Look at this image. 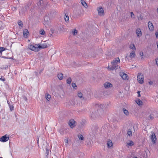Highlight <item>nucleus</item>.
I'll list each match as a JSON object with an SVG mask.
<instances>
[{
  "instance_id": "a211bd4d",
  "label": "nucleus",
  "mask_w": 158,
  "mask_h": 158,
  "mask_svg": "<svg viewBox=\"0 0 158 158\" xmlns=\"http://www.w3.org/2000/svg\"><path fill=\"white\" fill-rule=\"evenodd\" d=\"M57 77L60 80H61L63 77V76L62 73H59L57 75Z\"/></svg>"
},
{
  "instance_id": "49530a36",
  "label": "nucleus",
  "mask_w": 158,
  "mask_h": 158,
  "mask_svg": "<svg viewBox=\"0 0 158 158\" xmlns=\"http://www.w3.org/2000/svg\"><path fill=\"white\" fill-rule=\"evenodd\" d=\"M150 85H152L153 84V82L152 81H150L149 82Z\"/></svg>"
},
{
  "instance_id": "13d9d810",
  "label": "nucleus",
  "mask_w": 158,
  "mask_h": 158,
  "mask_svg": "<svg viewBox=\"0 0 158 158\" xmlns=\"http://www.w3.org/2000/svg\"><path fill=\"white\" fill-rule=\"evenodd\" d=\"M8 105H9H9H10V103H8Z\"/></svg>"
},
{
  "instance_id": "cd10ccee",
  "label": "nucleus",
  "mask_w": 158,
  "mask_h": 158,
  "mask_svg": "<svg viewBox=\"0 0 158 158\" xmlns=\"http://www.w3.org/2000/svg\"><path fill=\"white\" fill-rule=\"evenodd\" d=\"M78 96L80 98H82L83 94L80 92H78L77 94Z\"/></svg>"
},
{
  "instance_id": "ddd939ff",
  "label": "nucleus",
  "mask_w": 158,
  "mask_h": 158,
  "mask_svg": "<svg viewBox=\"0 0 158 158\" xmlns=\"http://www.w3.org/2000/svg\"><path fill=\"white\" fill-rule=\"evenodd\" d=\"M107 147L108 148H109L111 147H112L113 145V143H112V141L110 140L109 139L107 142Z\"/></svg>"
},
{
  "instance_id": "72a5a7b5",
  "label": "nucleus",
  "mask_w": 158,
  "mask_h": 158,
  "mask_svg": "<svg viewBox=\"0 0 158 158\" xmlns=\"http://www.w3.org/2000/svg\"><path fill=\"white\" fill-rule=\"evenodd\" d=\"M5 48L3 47H0V53H2V51L5 50Z\"/></svg>"
},
{
  "instance_id": "c85d7f7f",
  "label": "nucleus",
  "mask_w": 158,
  "mask_h": 158,
  "mask_svg": "<svg viewBox=\"0 0 158 158\" xmlns=\"http://www.w3.org/2000/svg\"><path fill=\"white\" fill-rule=\"evenodd\" d=\"M18 24L19 26L22 27L23 26V24L22 22L20 20L18 22Z\"/></svg>"
},
{
  "instance_id": "a878e982",
  "label": "nucleus",
  "mask_w": 158,
  "mask_h": 158,
  "mask_svg": "<svg viewBox=\"0 0 158 158\" xmlns=\"http://www.w3.org/2000/svg\"><path fill=\"white\" fill-rule=\"evenodd\" d=\"M72 80L70 77H69L67 80V83L69 84H70Z\"/></svg>"
},
{
  "instance_id": "f8f14e48",
  "label": "nucleus",
  "mask_w": 158,
  "mask_h": 158,
  "mask_svg": "<svg viewBox=\"0 0 158 158\" xmlns=\"http://www.w3.org/2000/svg\"><path fill=\"white\" fill-rule=\"evenodd\" d=\"M104 85L105 88L110 87L112 86V85L109 82H106L104 84Z\"/></svg>"
},
{
  "instance_id": "c756f323",
  "label": "nucleus",
  "mask_w": 158,
  "mask_h": 158,
  "mask_svg": "<svg viewBox=\"0 0 158 158\" xmlns=\"http://www.w3.org/2000/svg\"><path fill=\"white\" fill-rule=\"evenodd\" d=\"M61 135H63L64 133V129L63 128H61L59 131Z\"/></svg>"
},
{
  "instance_id": "412c9836",
  "label": "nucleus",
  "mask_w": 158,
  "mask_h": 158,
  "mask_svg": "<svg viewBox=\"0 0 158 158\" xmlns=\"http://www.w3.org/2000/svg\"><path fill=\"white\" fill-rule=\"evenodd\" d=\"M123 110L124 114L126 115H128L129 114V113L128 112V110H126L125 109L123 108Z\"/></svg>"
},
{
  "instance_id": "6ab92c4d",
  "label": "nucleus",
  "mask_w": 158,
  "mask_h": 158,
  "mask_svg": "<svg viewBox=\"0 0 158 158\" xmlns=\"http://www.w3.org/2000/svg\"><path fill=\"white\" fill-rule=\"evenodd\" d=\"M136 103L139 106L142 105L143 104L142 102L139 99H138L135 101Z\"/></svg>"
},
{
  "instance_id": "f257e3e1",
  "label": "nucleus",
  "mask_w": 158,
  "mask_h": 158,
  "mask_svg": "<svg viewBox=\"0 0 158 158\" xmlns=\"http://www.w3.org/2000/svg\"><path fill=\"white\" fill-rule=\"evenodd\" d=\"M120 60L119 58L117 57L114 59L113 61L111 62V67L110 69H121L118 64H119Z\"/></svg>"
},
{
  "instance_id": "9d476101",
  "label": "nucleus",
  "mask_w": 158,
  "mask_h": 158,
  "mask_svg": "<svg viewBox=\"0 0 158 158\" xmlns=\"http://www.w3.org/2000/svg\"><path fill=\"white\" fill-rule=\"evenodd\" d=\"M136 33L138 37H140L142 35V32L140 28H138L136 30Z\"/></svg>"
},
{
  "instance_id": "5701e85b",
  "label": "nucleus",
  "mask_w": 158,
  "mask_h": 158,
  "mask_svg": "<svg viewBox=\"0 0 158 158\" xmlns=\"http://www.w3.org/2000/svg\"><path fill=\"white\" fill-rule=\"evenodd\" d=\"M78 137L80 139H81L82 140H84V138L82 135L79 134L78 135Z\"/></svg>"
},
{
  "instance_id": "dca6fc26",
  "label": "nucleus",
  "mask_w": 158,
  "mask_h": 158,
  "mask_svg": "<svg viewBox=\"0 0 158 158\" xmlns=\"http://www.w3.org/2000/svg\"><path fill=\"white\" fill-rule=\"evenodd\" d=\"M81 2L82 5L85 8H87L88 7L87 5L86 2L84 1L81 0Z\"/></svg>"
},
{
  "instance_id": "680f3d73",
  "label": "nucleus",
  "mask_w": 158,
  "mask_h": 158,
  "mask_svg": "<svg viewBox=\"0 0 158 158\" xmlns=\"http://www.w3.org/2000/svg\"><path fill=\"white\" fill-rule=\"evenodd\" d=\"M25 100H26V101L27 100V98H26V99H25Z\"/></svg>"
},
{
  "instance_id": "ea45409f",
  "label": "nucleus",
  "mask_w": 158,
  "mask_h": 158,
  "mask_svg": "<svg viewBox=\"0 0 158 158\" xmlns=\"http://www.w3.org/2000/svg\"><path fill=\"white\" fill-rule=\"evenodd\" d=\"M137 93L138 94V97H139L140 96V91H138L137 92Z\"/></svg>"
},
{
  "instance_id": "aec40b11",
  "label": "nucleus",
  "mask_w": 158,
  "mask_h": 158,
  "mask_svg": "<svg viewBox=\"0 0 158 158\" xmlns=\"http://www.w3.org/2000/svg\"><path fill=\"white\" fill-rule=\"evenodd\" d=\"M135 53L134 51H132L131 52L130 54V56L131 58H133L135 57Z\"/></svg>"
},
{
  "instance_id": "79ce46f5",
  "label": "nucleus",
  "mask_w": 158,
  "mask_h": 158,
  "mask_svg": "<svg viewBox=\"0 0 158 158\" xmlns=\"http://www.w3.org/2000/svg\"><path fill=\"white\" fill-rule=\"evenodd\" d=\"M16 9V7H12V10L13 11L15 10Z\"/></svg>"
},
{
  "instance_id": "f3484780",
  "label": "nucleus",
  "mask_w": 158,
  "mask_h": 158,
  "mask_svg": "<svg viewBox=\"0 0 158 158\" xmlns=\"http://www.w3.org/2000/svg\"><path fill=\"white\" fill-rule=\"evenodd\" d=\"M45 98L48 101L51 98V96L49 94H48V93H46L45 94Z\"/></svg>"
},
{
  "instance_id": "393cba45",
  "label": "nucleus",
  "mask_w": 158,
  "mask_h": 158,
  "mask_svg": "<svg viewBox=\"0 0 158 158\" xmlns=\"http://www.w3.org/2000/svg\"><path fill=\"white\" fill-rule=\"evenodd\" d=\"M130 48L131 49H135V50L136 48L135 45L133 44H131L130 46Z\"/></svg>"
},
{
  "instance_id": "4c0bfd02",
  "label": "nucleus",
  "mask_w": 158,
  "mask_h": 158,
  "mask_svg": "<svg viewBox=\"0 0 158 158\" xmlns=\"http://www.w3.org/2000/svg\"><path fill=\"white\" fill-rule=\"evenodd\" d=\"M0 80H2L3 81H5V78L4 77H2L1 78H0Z\"/></svg>"
},
{
  "instance_id": "58836bf2",
  "label": "nucleus",
  "mask_w": 158,
  "mask_h": 158,
  "mask_svg": "<svg viewBox=\"0 0 158 158\" xmlns=\"http://www.w3.org/2000/svg\"><path fill=\"white\" fill-rule=\"evenodd\" d=\"M91 118H92L93 119H94L95 117V115H94V114L93 113L91 114Z\"/></svg>"
},
{
  "instance_id": "c03bdc74",
  "label": "nucleus",
  "mask_w": 158,
  "mask_h": 158,
  "mask_svg": "<svg viewBox=\"0 0 158 158\" xmlns=\"http://www.w3.org/2000/svg\"><path fill=\"white\" fill-rule=\"evenodd\" d=\"M46 153L47 155H48L49 154V151L48 149L47 148H46Z\"/></svg>"
},
{
  "instance_id": "b1692460",
  "label": "nucleus",
  "mask_w": 158,
  "mask_h": 158,
  "mask_svg": "<svg viewBox=\"0 0 158 158\" xmlns=\"http://www.w3.org/2000/svg\"><path fill=\"white\" fill-rule=\"evenodd\" d=\"M54 33V30L53 29H51L50 31L49 34L50 35H49V36L51 37V36H52V34H53Z\"/></svg>"
},
{
  "instance_id": "a19ab883",
  "label": "nucleus",
  "mask_w": 158,
  "mask_h": 158,
  "mask_svg": "<svg viewBox=\"0 0 158 158\" xmlns=\"http://www.w3.org/2000/svg\"><path fill=\"white\" fill-rule=\"evenodd\" d=\"M156 62L157 65L158 66V58L156 59Z\"/></svg>"
},
{
  "instance_id": "6e6552de",
  "label": "nucleus",
  "mask_w": 158,
  "mask_h": 158,
  "mask_svg": "<svg viewBox=\"0 0 158 158\" xmlns=\"http://www.w3.org/2000/svg\"><path fill=\"white\" fill-rule=\"evenodd\" d=\"M120 75L123 80L127 79V77H128V75L125 73L124 72H120Z\"/></svg>"
},
{
  "instance_id": "69168bd1",
  "label": "nucleus",
  "mask_w": 158,
  "mask_h": 158,
  "mask_svg": "<svg viewBox=\"0 0 158 158\" xmlns=\"http://www.w3.org/2000/svg\"><path fill=\"white\" fill-rule=\"evenodd\" d=\"M52 1H53V0H52Z\"/></svg>"
},
{
  "instance_id": "423d86ee",
  "label": "nucleus",
  "mask_w": 158,
  "mask_h": 158,
  "mask_svg": "<svg viewBox=\"0 0 158 158\" xmlns=\"http://www.w3.org/2000/svg\"><path fill=\"white\" fill-rule=\"evenodd\" d=\"M152 134L151 135V139L152 140L153 143H156V138L155 135V134L154 132H152Z\"/></svg>"
},
{
  "instance_id": "473e14b6",
  "label": "nucleus",
  "mask_w": 158,
  "mask_h": 158,
  "mask_svg": "<svg viewBox=\"0 0 158 158\" xmlns=\"http://www.w3.org/2000/svg\"><path fill=\"white\" fill-rule=\"evenodd\" d=\"M72 87L74 88L75 89H76V88L77 87V86L76 85V83H72Z\"/></svg>"
},
{
  "instance_id": "a18cd8bd",
  "label": "nucleus",
  "mask_w": 158,
  "mask_h": 158,
  "mask_svg": "<svg viewBox=\"0 0 158 158\" xmlns=\"http://www.w3.org/2000/svg\"><path fill=\"white\" fill-rule=\"evenodd\" d=\"M156 38L158 37V31L156 32Z\"/></svg>"
},
{
  "instance_id": "603ef678",
  "label": "nucleus",
  "mask_w": 158,
  "mask_h": 158,
  "mask_svg": "<svg viewBox=\"0 0 158 158\" xmlns=\"http://www.w3.org/2000/svg\"><path fill=\"white\" fill-rule=\"evenodd\" d=\"M37 144H39V138H38V139H37Z\"/></svg>"
},
{
  "instance_id": "2eb2a0df",
  "label": "nucleus",
  "mask_w": 158,
  "mask_h": 158,
  "mask_svg": "<svg viewBox=\"0 0 158 158\" xmlns=\"http://www.w3.org/2000/svg\"><path fill=\"white\" fill-rule=\"evenodd\" d=\"M28 33V31L27 29H25L23 32V35L25 38L27 37V33Z\"/></svg>"
},
{
  "instance_id": "f03ea898",
  "label": "nucleus",
  "mask_w": 158,
  "mask_h": 158,
  "mask_svg": "<svg viewBox=\"0 0 158 158\" xmlns=\"http://www.w3.org/2000/svg\"><path fill=\"white\" fill-rule=\"evenodd\" d=\"M38 44H35V45L30 44L28 46V48L31 50L35 52H37L39 51L38 48Z\"/></svg>"
},
{
  "instance_id": "7ed1b4c3",
  "label": "nucleus",
  "mask_w": 158,
  "mask_h": 158,
  "mask_svg": "<svg viewBox=\"0 0 158 158\" xmlns=\"http://www.w3.org/2000/svg\"><path fill=\"white\" fill-rule=\"evenodd\" d=\"M137 80L140 84H143V77L141 73H139L137 77Z\"/></svg>"
},
{
  "instance_id": "c9c22d12",
  "label": "nucleus",
  "mask_w": 158,
  "mask_h": 158,
  "mask_svg": "<svg viewBox=\"0 0 158 158\" xmlns=\"http://www.w3.org/2000/svg\"><path fill=\"white\" fill-rule=\"evenodd\" d=\"M139 20H142L143 19V16L141 15H140L139 17L138 18Z\"/></svg>"
},
{
  "instance_id": "4be33fe9",
  "label": "nucleus",
  "mask_w": 158,
  "mask_h": 158,
  "mask_svg": "<svg viewBox=\"0 0 158 158\" xmlns=\"http://www.w3.org/2000/svg\"><path fill=\"white\" fill-rule=\"evenodd\" d=\"M127 134L130 136H132V132L131 130L130 129H128V131H127Z\"/></svg>"
},
{
  "instance_id": "f704fd0d",
  "label": "nucleus",
  "mask_w": 158,
  "mask_h": 158,
  "mask_svg": "<svg viewBox=\"0 0 158 158\" xmlns=\"http://www.w3.org/2000/svg\"><path fill=\"white\" fill-rule=\"evenodd\" d=\"M154 118V117L153 116H152L151 115H150L148 117V119L152 120Z\"/></svg>"
},
{
  "instance_id": "e433bc0d",
  "label": "nucleus",
  "mask_w": 158,
  "mask_h": 158,
  "mask_svg": "<svg viewBox=\"0 0 158 158\" xmlns=\"http://www.w3.org/2000/svg\"><path fill=\"white\" fill-rule=\"evenodd\" d=\"M73 34L75 35L77 33V31L76 30H74L73 31H72Z\"/></svg>"
},
{
  "instance_id": "4d7b16f0",
  "label": "nucleus",
  "mask_w": 158,
  "mask_h": 158,
  "mask_svg": "<svg viewBox=\"0 0 158 158\" xmlns=\"http://www.w3.org/2000/svg\"><path fill=\"white\" fill-rule=\"evenodd\" d=\"M140 54V55H143V53H142V54L141 53Z\"/></svg>"
},
{
  "instance_id": "7c9ffc66",
  "label": "nucleus",
  "mask_w": 158,
  "mask_h": 158,
  "mask_svg": "<svg viewBox=\"0 0 158 158\" xmlns=\"http://www.w3.org/2000/svg\"><path fill=\"white\" fill-rule=\"evenodd\" d=\"M9 107L11 111H12L14 110V107L13 105H9Z\"/></svg>"
},
{
  "instance_id": "39448f33",
  "label": "nucleus",
  "mask_w": 158,
  "mask_h": 158,
  "mask_svg": "<svg viewBox=\"0 0 158 158\" xmlns=\"http://www.w3.org/2000/svg\"><path fill=\"white\" fill-rule=\"evenodd\" d=\"M76 122L73 119H70L69 122V125L72 128H73L76 126Z\"/></svg>"
},
{
  "instance_id": "5fc2aeb1",
  "label": "nucleus",
  "mask_w": 158,
  "mask_h": 158,
  "mask_svg": "<svg viewBox=\"0 0 158 158\" xmlns=\"http://www.w3.org/2000/svg\"><path fill=\"white\" fill-rule=\"evenodd\" d=\"M48 18V17H47V16H45V17H44V20H45V19H46V18Z\"/></svg>"
},
{
  "instance_id": "2f4dec72",
  "label": "nucleus",
  "mask_w": 158,
  "mask_h": 158,
  "mask_svg": "<svg viewBox=\"0 0 158 158\" xmlns=\"http://www.w3.org/2000/svg\"><path fill=\"white\" fill-rule=\"evenodd\" d=\"M40 33L42 35H44L45 33V32L44 30L41 29L40 31Z\"/></svg>"
},
{
  "instance_id": "bf43d9fd",
  "label": "nucleus",
  "mask_w": 158,
  "mask_h": 158,
  "mask_svg": "<svg viewBox=\"0 0 158 158\" xmlns=\"http://www.w3.org/2000/svg\"><path fill=\"white\" fill-rule=\"evenodd\" d=\"M137 158V157H133V158Z\"/></svg>"
},
{
  "instance_id": "bb28decb",
  "label": "nucleus",
  "mask_w": 158,
  "mask_h": 158,
  "mask_svg": "<svg viewBox=\"0 0 158 158\" xmlns=\"http://www.w3.org/2000/svg\"><path fill=\"white\" fill-rule=\"evenodd\" d=\"M64 18L65 21L67 22L69 20V16L68 15H67L66 14H65Z\"/></svg>"
},
{
  "instance_id": "052dcab7",
  "label": "nucleus",
  "mask_w": 158,
  "mask_h": 158,
  "mask_svg": "<svg viewBox=\"0 0 158 158\" xmlns=\"http://www.w3.org/2000/svg\"><path fill=\"white\" fill-rule=\"evenodd\" d=\"M35 73H36L35 74L37 75V73L35 72Z\"/></svg>"
},
{
  "instance_id": "6e6d98bb",
  "label": "nucleus",
  "mask_w": 158,
  "mask_h": 158,
  "mask_svg": "<svg viewBox=\"0 0 158 158\" xmlns=\"http://www.w3.org/2000/svg\"><path fill=\"white\" fill-rule=\"evenodd\" d=\"M7 103L8 104L9 103H10V102L8 100L7 101Z\"/></svg>"
},
{
  "instance_id": "09e8293b",
  "label": "nucleus",
  "mask_w": 158,
  "mask_h": 158,
  "mask_svg": "<svg viewBox=\"0 0 158 158\" xmlns=\"http://www.w3.org/2000/svg\"><path fill=\"white\" fill-rule=\"evenodd\" d=\"M10 66H9V67ZM9 69L10 68L9 67V66H6V67L5 68V69Z\"/></svg>"
},
{
  "instance_id": "e2e57ef3",
  "label": "nucleus",
  "mask_w": 158,
  "mask_h": 158,
  "mask_svg": "<svg viewBox=\"0 0 158 158\" xmlns=\"http://www.w3.org/2000/svg\"><path fill=\"white\" fill-rule=\"evenodd\" d=\"M157 11L158 12V8L157 9Z\"/></svg>"
},
{
  "instance_id": "20e7f679",
  "label": "nucleus",
  "mask_w": 158,
  "mask_h": 158,
  "mask_svg": "<svg viewBox=\"0 0 158 158\" xmlns=\"http://www.w3.org/2000/svg\"><path fill=\"white\" fill-rule=\"evenodd\" d=\"M9 136L6 134L4 136H2L0 138V141L3 142H6L9 140Z\"/></svg>"
},
{
  "instance_id": "0e129e2a",
  "label": "nucleus",
  "mask_w": 158,
  "mask_h": 158,
  "mask_svg": "<svg viewBox=\"0 0 158 158\" xmlns=\"http://www.w3.org/2000/svg\"><path fill=\"white\" fill-rule=\"evenodd\" d=\"M0 158H3L2 157H0Z\"/></svg>"
},
{
  "instance_id": "4468645a",
  "label": "nucleus",
  "mask_w": 158,
  "mask_h": 158,
  "mask_svg": "<svg viewBox=\"0 0 158 158\" xmlns=\"http://www.w3.org/2000/svg\"><path fill=\"white\" fill-rule=\"evenodd\" d=\"M38 44V48H39V49L40 50L41 48H44L47 47V45L46 44H42L41 45H40L39 44Z\"/></svg>"
},
{
  "instance_id": "1a4fd4ad",
  "label": "nucleus",
  "mask_w": 158,
  "mask_h": 158,
  "mask_svg": "<svg viewBox=\"0 0 158 158\" xmlns=\"http://www.w3.org/2000/svg\"><path fill=\"white\" fill-rule=\"evenodd\" d=\"M148 26L149 30L150 31H153L154 30V27L152 23L150 21H149L148 23Z\"/></svg>"
},
{
  "instance_id": "0eeeda50",
  "label": "nucleus",
  "mask_w": 158,
  "mask_h": 158,
  "mask_svg": "<svg viewBox=\"0 0 158 158\" xmlns=\"http://www.w3.org/2000/svg\"><path fill=\"white\" fill-rule=\"evenodd\" d=\"M98 15L100 16H102L104 14V10L103 8L101 7H99L98 8Z\"/></svg>"
},
{
  "instance_id": "9b49d317",
  "label": "nucleus",
  "mask_w": 158,
  "mask_h": 158,
  "mask_svg": "<svg viewBox=\"0 0 158 158\" xmlns=\"http://www.w3.org/2000/svg\"><path fill=\"white\" fill-rule=\"evenodd\" d=\"M134 142L131 140L128 141L127 143V146L129 148V146H132L134 145Z\"/></svg>"
},
{
  "instance_id": "37998d69",
  "label": "nucleus",
  "mask_w": 158,
  "mask_h": 158,
  "mask_svg": "<svg viewBox=\"0 0 158 158\" xmlns=\"http://www.w3.org/2000/svg\"><path fill=\"white\" fill-rule=\"evenodd\" d=\"M131 18H133V16L134 15L133 13L132 12H131Z\"/></svg>"
},
{
  "instance_id": "864d4df0",
  "label": "nucleus",
  "mask_w": 158,
  "mask_h": 158,
  "mask_svg": "<svg viewBox=\"0 0 158 158\" xmlns=\"http://www.w3.org/2000/svg\"><path fill=\"white\" fill-rule=\"evenodd\" d=\"M157 48L158 49V42L157 43Z\"/></svg>"
},
{
  "instance_id": "de8ad7c7",
  "label": "nucleus",
  "mask_w": 158,
  "mask_h": 158,
  "mask_svg": "<svg viewBox=\"0 0 158 158\" xmlns=\"http://www.w3.org/2000/svg\"><path fill=\"white\" fill-rule=\"evenodd\" d=\"M64 141L65 143H68V139H64Z\"/></svg>"
},
{
  "instance_id": "8fccbe9b",
  "label": "nucleus",
  "mask_w": 158,
  "mask_h": 158,
  "mask_svg": "<svg viewBox=\"0 0 158 158\" xmlns=\"http://www.w3.org/2000/svg\"><path fill=\"white\" fill-rule=\"evenodd\" d=\"M14 73H15V74H17V72L15 70L14 71Z\"/></svg>"
},
{
  "instance_id": "3c124183",
  "label": "nucleus",
  "mask_w": 158,
  "mask_h": 158,
  "mask_svg": "<svg viewBox=\"0 0 158 158\" xmlns=\"http://www.w3.org/2000/svg\"><path fill=\"white\" fill-rule=\"evenodd\" d=\"M41 1L40 2H38V5H39V4H40V5H41Z\"/></svg>"
}]
</instances>
